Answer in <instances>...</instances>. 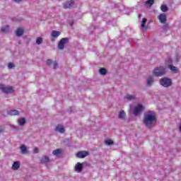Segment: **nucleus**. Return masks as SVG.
<instances>
[{"instance_id":"nucleus-1","label":"nucleus","mask_w":181,"mask_h":181,"mask_svg":"<svg viewBox=\"0 0 181 181\" xmlns=\"http://www.w3.org/2000/svg\"><path fill=\"white\" fill-rule=\"evenodd\" d=\"M143 122L148 128L155 127V125H156V113L152 110L146 112L144 113Z\"/></svg>"},{"instance_id":"nucleus-2","label":"nucleus","mask_w":181,"mask_h":181,"mask_svg":"<svg viewBox=\"0 0 181 181\" xmlns=\"http://www.w3.org/2000/svg\"><path fill=\"white\" fill-rule=\"evenodd\" d=\"M144 109L145 107L144 105H142V104H138L134 108L131 107L130 110L132 112V114L136 117L137 115H139V114H141Z\"/></svg>"},{"instance_id":"nucleus-3","label":"nucleus","mask_w":181,"mask_h":181,"mask_svg":"<svg viewBox=\"0 0 181 181\" xmlns=\"http://www.w3.org/2000/svg\"><path fill=\"white\" fill-rule=\"evenodd\" d=\"M166 73V69L163 66L156 67L153 71V76H156V77H160L163 76Z\"/></svg>"},{"instance_id":"nucleus-4","label":"nucleus","mask_w":181,"mask_h":181,"mask_svg":"<svg viewBox=\"0 0 181 181\" xmlns=\"http://www.w3.org/2000/svg\"><path fill=\"white\" fill-rule=\"evenodd\" d=\"M0 90L5 94H11L15 91L12 86H5L4 84H0Z\"/></svg>"},{"instance_id":"nucleus-5","label":"nucleus","mask_w":181,"mask_h":181,"mask_svg":"<svg viewBox=\"0 0 181 181\" xmlns=\"http://www.w3.org/2000/svg\"><path fill=\"white\" fill-rule=\"evenodd\" d=\"M160 83L163 87H170L172 86V79L163 78L160 80Z\"/></svg>"},{"instance_id":"nucleus-6","label":"nucleus","mask_w":181,"mask_h":181,"mask_svg":"<svg viewBox=\"0 0 181 181\" xmlns=\"http://www.w3.org/2000/svg\"><path fill=\"white\" fill-rule=\"evenodd\" d=\"M166 66H168V69H170V70H171L172 73H177V71H179V69H177V68L173 65H172V59H168L166 61Z\"/></svg>"},{"instance_id":"nucleus-7","label":"nucleus","mask_w":181,"mask_h":181,"mask_svg":"<svg viewBox=\"0 0 181 181\" xmlns=\"http://www.w3.org/2000/svg\"><path fill=\"white\" fill-rule=\"evenodd\" d=\"M84 165H86V163H77L74 167L75 172H77L78 173H80L84 168Z\"/></svg>"},{"instance_id":"nucleus-8","label":"nucleus","mask_w":181,"mask_h":181,"mask_svg":"<svg viewBox=\"0 0 181 181\" xmlns=\"http://www.w3.org/2000/svg\"><path fill=\"white\" fill-rule=\"evenodd\" d=\"M67 42H69V39L67 38H62L59 44H58V48L59 49V50H63V49H64V45L67 43Z\"/></svg>"},{"instance_id":"nucleus-9","label":"nucleus","mask_w":181,"mask_h":181,"mask_svg":"<svg viewBox=\"0 0 181 181\" xmlns=\"http://www.w3.org/2000/svg\"><path fill=\"white\" fill-rule=\"evenodd\" d=\"M88 155H89L88 151H78V152L76 153L77 158H86V156H88Z\"/></svg>"},{"instance_id":"nucleus-10","label":"nucleus","mask_w":181,"mask_h":181,"mask_svg":"<svg viewBox=\"0 0 181 181\" xmlns=\"http://www.w3.org/2000/svg\"><path fill=\"white\" fill-rule=\"evenodd\" d=\"M158 19L160 21V23H166V14L161 13L158 16Z\"/></svg>"},{"instance_id":"nucleus-11","label":"nucleus","mask_w":181,"mask_h":181,"mask_svg":"<svg viewBox=\"0 0 181 181\" xmlns=\"http://www.w3.org/2000/svg\"><path fill=\"white\" fill-rule=\"evenodd\" d=\"M51 36L52 37V40H54V39H57L60 36V32L53 30L51 33Z\"/></svg>"},{"instance_id":"nucleus-12","label":"nucleus","mask_w":181,"mask_h":181,"mask_svg":"<svg viewBox=\"0 0 181 181\" xmlns=\"http://www.w3.org/2000/svg\"><path fill=\"white\" fill-rule=\"evenodd\" d=\"M153 76H148L146 78V86H148V87H151V86H152V84H153Z\"/></svg>"},{"instance_id":"nucleus-13","label":"nucleus","mask_w":181,"mask_h":181,"mask_svg":"<svg viewBox=\"0 0 181 181\" xmlns=\"http://www.w3.org/2000/svg\"><path fill=\"white\" fill-rule=\"evenodd\" d=\"M55 131L57 132H60V134H63L65 131L64 127H63V125H62V124H58L55 128Z\"/></svg>"},{"instance_id":"nucleus-14","label":"nucleus","mask_w":181,"mask_h":181,"mask_svg":"<svg viewBox=\"0 0 181 181\" xmlns=\"http://www.w3.org/2000/svg\"><path fill=\"white\" fill-rule=\"evenodd\" d=\"M73 5H74V1H66V3L64 4V8L65 9H66L67 8H71V6H73Z\"/></svg>"},{"instance_id":"nucleus-15","label":"nucleus","mask_w":181,"mask_h":181,"mask_svg":"<svg viewBox=\"0 0 181 181\" xmlns=\"http://www.w3.org/2000/svg\"><path fill=\"white\" fill-rule=\"evenodd\" d=\"M62 152H63V150H62V148H57L52 151V155H54V156L59 157L60 156V155H62Z\"/></svg>"},{"instance_id":"nucleus-16","label":"nucleus","mask_w":181,"mask_h":181,"mask_svg":"<svg viewBox=\"0 0 181 181\" xmlns=\"http://www.w3.org/2000/svg\"><path fill=\"white\" fill-rule=\"evenodd\" d=\"M125 100H127V101H132V100H135V98H136V95L135 94H132V95H127L124 97Z\"/></svg>"},{"instance_id":"nucleus-17","label":"nucleus","mask_w":181,"mask_h":181,"mask_svg":"<svg viewBox=\"0 0 181 181\" xmlns=\"http://www.w3.org/2000/svg\"><path fill=\"white\" fill-rule=\"evenodd\" d=\"M49 162H50V158L47 156H44L40 159V163H49Z\"/></svg>"},{"instance_id":"nucleus-18","label":"nucleus","mask_w":181,"mask_h":181,"mask_svg":"<svg viewBox=\"0 0 181 181\" xmlns=\"http://www.w3.org/2000/svg\"><path fill=\"white\" fill-rule=\"evenodd\" d=\"M21 168V163L19 161H16L13 163L12 165V170H18Z\"/></svg>"},{"instance_id":"nucleus-19","label":"nucleus","mask_w":181,"mask_h":181,"mask_svg":"<svg viewBox=\"0 0 181 181\" xmlns=\"http://www.w3.org/2000/svg\"><path fill=\"white\" fill-rule=\"evenodd\" d=\"M118 117L119 118V119H125V118H127V114L124 110H121L119 112Z\"/></svg>"},{"instance_id":"nucleus-20","label":"nucleus","mask_w":181,"mask_h":181,"mask_svg":"<svg viewBox=\"0 0 181 181\" xmlns=\"http://www.w3.org/2000/svg\"><path fill=\"white\" fill-rule=\"evenodd\" d=\"M16 35L18 37L22 36V35H23V28H18L16 31Z\"/></svg>"},{"instance_id":"nucleus-21","label":"nucleus","mask_w":181,"mask_h":181,"mask_svg":"<svg viewBox=\"0 0 181 181\" xmlns=\"http://www.w3.org/2000/svg\"><path fill=\"white\" fill-rule=\"evenodd\" d=\"M8 115H19V111L16 110H12L8 111Z\"/></svg>"},{"instance_id":"nucleus-22","label":"nucleus","mask_w":181,"mask_h":181,"mask_svg":"<svg viewBox=\"0 0 181 181\" xmlns=\"http://www.w3.org/2000/svg\"><path fill=\"white\" fill-rule=\"evenodd\" d=\"M20 149H21V153H23V155H25V153H26V152H28V148L26 147V146H25L23 144L21 146Z\"/></svg>"},{"instance_id":"nucleus-23","label":"nucleus","mask_w":181,"mask_h":181,"mask_svg":"<svg viewBox=\"0 0 181 181\" xmlns=\"http://www.w3.org/2000/svg\"><path fill=\"white\" fill-rule=\"evenodd\" d=\"M18 125H25L26 124V119L22 117L18 119Z\"/></svg>"},{"instance_id":"nucleus-24","label":"nucleus","mask_w":181,"mask_h":181,"mask_svg":"<svg viewBox=\"0 0 181 181\" xmlns=\"http://www.w3.org/2000/svg\"><path fill=\"white\" fill-rule=\"evenodd\" d=\"M154 4V0H148L147 1H146V8H151V6H152V5H153Z\"/></svg>"},{"instance_id":"nucleus-25","label":"nucleus","mask_w":181,"mask_h":181,"mask_svg":"<svg viewBox=\"0 0 181 181\" xmlns=\"http://www.w3.org/2000/svg\"><path fill=\"white\" fill-rule=\"evenodd\" d=\"M100 74H101L102 76H105V74H107V69L101 68L100 69Z\"/></svg>"},{"instance_id":"nucleus-26","label":"nucleus","mask_w":181,"mask_h":181,"mask_svg":"<svg viewBox=\"0 0 181 181\" xmlns=\"http://www.w3.org/2000/svg\"><path fill=\"white\" fill-rule=\"evenodd\" d=\"M105 145H109L110 146V145H112V144H114V141L111 139H106L105 141Z\"/></svg>"},{"instance_id":"nucleus-27","label":"nucleus","mask_w":181,"mask_h":181,"mask_svg":"<svg viewBox=\"0 0 181 181\" xmlns=\"http://www.w3.org/2000/svg\"><path fill=\"white\" fill-rule=\"evenodd\" d=\"M160 9H161L162 12H166V11H168V6L165 4H163L160 6Z\"/></svg>"},{"instance_id":"nucleus-28","label":"nucleus","mask_w":181,"mask_h":181,"mask_svg":"<svg viewBox=\"0 0 181 181\" xmlns=\"http://www.w3.org/2000/svg\"><path fill=\"white\" fill-rule=\"evenodd\" d=\"M146 18H143L142 21H141V29H145V23H146Z\"/></svg>"},{"instance_id":"nucleus-29","label":"nucleus","mask_w":181,"mask_h":181,"mask_svg":"<svg viewBox=\"0 0 181 181\" xmlns=\"http://www.w3.org/2000/svg\"><path fill=\"white\" fill-rule=\"evenodd\" d=\"M8 30H9L8 25H6L4 27H2V28H1V32H3V33L8 32Z\"/></svg>"},{"instance_id":"nucleus-30","label":"nucleus","mask_w":181,"mask_h":181,"mask_svg":"<svg viewBox=\"0 0 181 181\" xmlns=\"http://www.w3.org/2000/svg\"><path fill=\"white\" fill-rule=\"evenodd\" d=\"M43 42V38L38 37L36 40V44L40 45Z\"/></svg>"},{"instance_id":"nucleus-31","label":"nucleus","mask_w":181,"mask_h":181,"mask_svg":"<svg viewBox=\"0 0 181 181\" xmlns=\"http://www.w3.org/2000/svg\"><path fill=\"white\" fill-rule=\"evenodd\" d=\"M8 69H13V67H15V64H13V63H12V62H10V63H8Z\"/></svg>"},{"instance_id":"nucleus-32","label":"nucleus","mask_w":181,"mask_h":181,"mask_svg":"<svg viewBox=\"0 0 181 181\" xmlns=\"http://www.w3.org/2000/svg\"><path fill=\"white\" fill-rule=\"evenodd\" d=\"M33 153H39V148L35 147V148L33 149Z\"/></svg>"},{"instance_id":"nucleus-33","label":"nucleus","mask_w":181,"mask_h":181,"mask_svg":"<svg viewBox=\"0 0 181 181\" xmlns=\"http://www.w3.org/2000/svg\"><path fill=\"white\" fill-rule=\"evenodd\" d=\"M58 66H59V65L57 64V62H55L53 63V67H54V69H57Z\"/></svg>"},{"instance_id":"nucleus-34","label":"nucleus","mask_w":181,"mask_h":181,"mask_svg":"<svg viewBox=\"0 0 181 181\" xmlns=\"http://www.w3.org/2000/svg\"><path fill=\"white\" fill-rule=\"evenodd\" d=\"M47 64L48 66H50V65L52 64V60H51V59H48V60L47 61Z\"/></svg>"},{"instance_id":"nucleus-35","label":"nucleus","mask_w":181,"mask_h":181,"mask_svg":"<svg viewBox=\"0 0 181 181\" xmlns=\"http://www.w3.org/2000/svg\"><path fill=\"white\" fill-rule=\"evenodd\" d=\"M4 129H5V128H4L3 127H0V134L1 132H4Z\"/></svg>"},{"instance_id":"nucleus-36","label":"nucleus","mask_w":181,"mask_h":181,"mask_svg":"<svg viewBox=\"0 0 181 181\" xmlns=\"http://www.w3.org/2000/svg\"><path fill=\"white\" fill-rule=\"evenodd\" d=\"M14 2H17V4H19V2H22V0H13Z\"/></svg>"},{"instance_id":"nucleus-37","label":"nucleus","mask_w":181,"mask_h":181,"mask_svg":"<svg viewBox=\"0 0 181 181\" xmlns=\"http://www.w3.org/2000/svg\"><path fill=\"white\" fill-rule=\"evenodd\" d=\"M12 128H13L15 129H16V127L12 126Z\"/></svg>"},{"instance_id":"nucleus-38","label":"nucleus","mask_w":181,"mask_h":181,"mask_svg":"<svg viewBox=\"0 0 181 181\" xmlns=\"http://www.w3.org/2000/svg\"><path fill=\"white\" fill-rule=\"evenodd\" d=\"M141 16H142L141 14H139V18H141Z\"/></svg>"},{"instance_id":"nucleus-39","label":"nucleus","mask_w":181,"mask_h":181,"mask_svg":"<svg viewBox=\"0 0 181 181\" xmlns=\"http://www.w3.org/2000/svg\"><path fill=\"white\" fill-rule=\"evenodd\" d=\"M71 26H73V23H71Z\"/></svg>"}]
</instances>
